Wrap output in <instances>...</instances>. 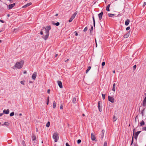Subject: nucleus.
Instances as JSON below:
<instances>
[{
	"label": "nucleus",
	"mask_w": 146,
	"mask_h": 146,
	"mask_svg": "<svg viewBox=\"0 0 146 146\" xmlns=\"http://www.w3.org/2000/svg\"><path fill=\"white\" fill-rule=\"evenodd\" d=\"M23 63V61H21L20 62H17L15 64V66L18 69H20L22 67Z\"/></svg>",
	"instance_id": "nucleus-1"
},
{
	"label": "nucleus",
	"mask_w": 146,
	"mask_h": 146,
	"mask_svg": "<svg viewBox=\"0 0 146 146\" xmlns=\"http://www.w3.org/2000/svg\"><path fill=\"white\" fill-rule=\"evenodd\" d=\"M53 139L54 140V142H56L59 139L58 134L57 133H55L54 134L53 136Z\"/></svg>",
	"instance_id": "nucleus-2"
},
{
	"label": "nucleus",
	"mask_w": 146,
	"mask_h": 146,
	"mask_svg": "<svg viewBox=\"0 0 146 146\" xmlns=\"http://www.w3.org/2000/svg\"><path fill=\"white\" fill-rule=\"evenodd\" d=\"M108 99L109 101L112 103H113L114 102V99L113 97L109 96L108 97Z\"/></svg>",
	"instance_id": "nucleus-3"
},
{
	"label": "nucleus",
	"mask_w": 146,
	"mask_h": 146,
	"mask_svg": "<svg viewBox=\"0 0 146 146\" xmlns=\"http://www.w3.org/2000/svg\"><path fill=\"white\" fill-rule=\"evenodd\" d=\"M141 132V131H137V132H136L134 136V138L135 139H137V136Z\"/></svg>",
	"instance_id": "nucleus-4"
},
{
	"label": "nucleus",
	"mask_w": 146,
	"mask_h": 146,
	"mask_svg": "<svg viewBox=\"0 0 146 146\" xmlns=\"http://www.w3.org/2000/svg\"><path fill=\"white\" fill-rule=\"evenodd\" d=\"M45 35L42 37V38L45 40H46L48 38L49 34L48 33H45Z\"/></svg>",
	"instance_id": "nucleus-5"
},
{
	"label": "nucleus",
	"mask_w": 146,
	"mask_h": 146,
	"mask_svg": "<svg viewBox=\"0 0 146 146\" xmlns=\"http://www.w3.org/2000/svg\"><path fill=\"white\" fill-rule=\"evenodd\" d=\"M98 107L99 111L101 112L102 110V108L100 107V102L99 101L98 103Z\"/></svg>",
	"instance_id": "nucleus-6"
},
{
	"label": "nucleus",
	"mask_w": 146,
	"mask_h": 146,
	"mask_svg": "<svg viewBox=\"0 0 146 146\" xmlns=\"http://www.w3.org/2000/svg\"><path fill=\"white\" fill-rule=\"evenodd\" d=\"M37 73L36 72H34L32 76V78L33 80H35L36 77Z\"/></svg>",
	"instance_id": "nucleus-7"
},
{
	"label": "nucleus",
	"mask_w": 146,
	"mask_h": 146,
	"mask_svg": "<svg viewBox=\"0 0 146 146\" xmlns=\"http://www.w3.org/2000/svg\"><path fill=\"white\" fill-rule=\"evenodd\" d=\"M57 83H58V84L59 87L61 88H62L63 87H62V83L61 82V81H57Z\"/></svg>",
	"instance_id": "nucleus-8"
},
{
	"label": "nucleus",
	"mask_w": 146,
	"mask_h": 146,
	"mask_svg": "<svg viewBox=\"0 0 146 146\" xmlns=\"http://www.w3.org/2000/svg\"><path fill=\"white\" fill-rule=\"evenodd\" d=\"M103 14V12H102L98 14V17L100 20H101L102 19Z\"/></svg>",
	"instance_id": "nucleus-9"
},
{
	"label": "nucleus",
	"mask_w": 146,
	"mask_h": 146,
	"mask_svg": "<svg viewBox=\"0 0 146 146\" xmlns=\"http://www.w3.org/2000/svg\"><path fill=\"white\" fill-rule=\"evenodd\" d=\"M3 113L5 114H8L9 113V109H7V110H4L3 111Z\"/></svg>",
	"instance_id": "nucleus-10"
},
{
	"label": "nucleus",
	"mask_w": 146,
	"mask_h": 146,
	"mask_svg": "<svg viewBox=\"0 0 146 146\" xmlns=\"http://www.w3.org/2000/svg\"><path fill=\"white\" fill-rule=\"evenodd\" d=\"M91 139L92 141H94L96 139V137L95 135L93 133H91Z\"/></svg>",
	"instance_id": "nucleus-11"
},
{
	"label": "nucleus",
	"mask_w": 146,
	"mask_h": 146,
	"mask_svg": "<svg viewBox=\"0 0 146 146\" xmlns=\"http://www.w3.org/2000/svg\"><path fill=\"white\" fill-rule=\"evenodd\" d=\"M15 5V3H14L12 4L9 5V9H11Z\"/></svg>",
	"instance_id": "nucleus-12"
},
{
	"label": "nucleus",
	"mask_w": 146,
	"mask_h": 146,
	"mask_svg": "<svg viewBox=\"0 0 146 146\" xmlns=\"http://www.w3.org/2000/svg\"><path fill=\"white\" fill-rule=\"evenodd\" d=\"M78 13V12L77 11L76 12L74 13L71 17H70L72 19H74L75 17L76 16V15Z\"/></svg>",
	"instance_id": "nucleus-13"
},
{
	"label": "nucleus",
	"mask_w": 146,
	"mask_h": 146,
	"mask_svg": "<svg viewBox=\"0 0 146 146\" xmlns=\"http://www.w3.org/2000/svg\"><path fill=\"white\" fill-rule=\"evenodd\" d=\"M31 4H32V3L31 2L27 4L26 5H25L24 6H23L22 7L23 8L26 7H28V6H29L30 5H31Z\"/></svg>",
	"instance_id": "nucleus-14"
},
{
	"label": "nucleus",
	"mask_w": 146,
	"mask_h": 146,
	"mask_svg": "<svg viewBox=\"0 0 146 146\" xmlns=\"http://www.w3.org/2000/svg\"><path fill=\"white\" fill-rule=\"evenodd\" d=\"M143 105L144 106H146V96L144 98L143 103Z\"/></svg>",
	"instance_id": "nucleus-15"
},
{
	"label": "nucleus",
	"mask_w": 146,
	"mask_h": 146,
	"mask_svg": "<svg viewBox=\"0 0 146 146\" xmlns=\"http://www.w3.org/2000/svg\"><path fill=\"white\" fill-rule=\"evenodd\" d=\"M104 132H105L104 130H103L102 131L101 134H100V135H101V137L102 138V139H103V138L104 135Z\"/></svg>",
	"instance_id": "nucleus-16"
},
{
	"label": "nucleus",
	"mask_w": 146,
	"mask_h": 146,
	"mask_svg": "<svg viewBox=\"0 0 146 146\" xmlns=\"http://www.w3.org/2000/svg\"><path fill=\"white\" fill-rule=\"evenodd\" d=\"M129 33H128L125 35L123 37L125 38H127L129 37Z\"/></svg>",
	"instance_id": "nucleus-17"
},
{
	"label": "nucleus",
	"mask_w": 146,
	"mask_h": 146,
	"mask_svg": "<svg viewBox=\"0 0 146 146\" xmlns=\"http://www.w3.org/2000/svg\"><path fill=\"white\" fill-rule=\"evenodd\" d=\"M129 22H130V21L129 19H127L126 20L125 22V25L126 26L128 25L129 23Z\"/></svg>",
	"instance_id": "nucleus-18"
},
{
	"label": "nucleus",
	"mask_w": 146,
	"mask_h": 146,
	"mask_svg": "<svg viewBox=\"0 0 146 146\" xmlns=\"http://www.w3.org/2000/svg\"><path fill=\"white\" fill-rule=\"evenodd\" d=\"M32 140L33 141H35L36 139V137L35 135H33L32 137Z\"/></svg>",
	"instance_id": "nucleus-19"
},
{
	"label": "nucleus",
	"mask_w": 146,
	"mask_h": 146,
	"mask_svg": "<svg viewBox=\"0 0 146 146\" xmlns=\"http://www.w3.org/2000/svg\"><path fill=\"white\" fill-rule=\"evenodd\" d=\"M76 98L75 97L74 98H73L72 100V102L74 104H75L76 103Z\"/></svg>",
	"instance_id": "nucleus-20"
},
{
	"label": "nucleus",
	"mask_w": 146,
	"mask_h": 146,
	"mask_svg": "<svg viewBox=\"0 0 146 146\" xmlns=\"http://www.w3.org/2000/svg\"><path fill=\"white\" fill-rule=\"evenodd\" d=\"M43 28H45V29H47V30H50L51 29V27L50 26H47L45 28L44 27Z\"/></svg>",
	"instance_id": "nucleus-21"
},
{
	"label": "nucleus",
	"mask_w": 146,
	"mask_h": 146,
	"mask_svg": "<svg viewBox=\"0 0 146 146\" xmlns=\"http://www.w3.org/2000/svg\"><path fill=\"white\" fill-rule=\"evenodd\" d=\"M110 4H108L107 6L106 7V10L108 11H110V9H109V8H110Z\"/></svg>",
	"instance_id": "nucleus-22"
},
{
	"label": "nucleus",
	"mask_w": 146,
	"mask_h": 146,
	"mask_svg": "<svg viewBox=\"0 0 146 146\" xmlns=\"http://www.w3.org/2000/svg\"><path fill=\"white\" fill-rule=\"evenodd\" d=\"M91 68V66H90L88 67L87 69L86 70V73H88V72L89 70Z\"/></svg>",
	"instance_id": "nucleus-23"
},
{
	"label": "nucleus",
	"mask_w": 146,
	"mask_h": 146,
	"mask_svg": "<svg viewBox=\"0 0 146 146\" xmlns=\"http://www.w3.org/2000/svg\"><path fill=\"white\" fill-rule=\"evenodd\" d=\"M56 106V103L54 101L53 103V108H55Z\"/></svg>",
	"instance_id": "nucleus-24"
},
{
	"label": "nucleus",
	"mask_w": 146,
	"mask_h": 146,
	"mask_svg": "<svg viewBox=\"0 0 146 146\" xmlns=\"http://www.w3.org/2000/svg\"><path fill=\"white\" fill-rule=\"evenodd\" d=\"M92 18H93V21L94 26V27H95V20L94 17V16L92 17Z\"/></svg>",
	"instance_id": "nucleus-25"
},
{
	"label": "nucleus",
	"mask_w": 146,
	"mask_h": 146,
	"mask_svg": "<svg viewBox=\"0 0 146 146\" xmlns=\"http://www.w3.org/2000/svg\"><path fill=\"white\" fill-rule=\"evenodd\" d=\"M109 17H111L114 16V14L111 13H108V14Z\"/></svg>",
	"instance_id": "nucleus-26"
},
{
	"label": "nucleus",
	"mask_w": 146,
	"mask_h": 146,
	"mask_svg": "<svg viewBox=\"0 0 146 146\" xmlns=\"http://www.w3.org/2000/svg\"><path fill=\"white\" fill-rule=\"evenodd\" d=\"M145 124V122L143 120H142L140 123V125L142 126L144 125Z\"/></svg>",
	"instance_id": "nucleus-27"
},
{
	"label": "nucleus",
	"mask_w": 146,
	"mask_h": 146,
	"mask_svg": "<svg viewBox=\"0 0 146 146\" xmlns=\"http://www.w3.org/2000/svg\"><path fill=\"white\" fill-rule=\"evenodd\" d=\"M4 124L5 125L8 126L9 125V123L7 122H5L4 123Z\"/></svg>",
	"instance_id": "nucleus-28"
},
{
	"label": "nucleus",
	"mask_w": 146,
	"mask_h": 146,
	"mask_svg": "<svg viewBox=\"0 0 146 146\" xmlns=\"http://www.w3.org/2000/svg\"><path fill=\"white\" fill-rule=\"evenodd\" d=\"M50 122L48 121L47 123L46 124V126L47 127H49L50 125Z\"/></svg>",
	"instance_id": "nucleus-29"
},
{
	"label": "nucleus",
	"mask_w": 146,
	"mask_h": 146,
	"mask_svg": "<svg viewBox=\"0 0 146 146\" xmlns=\"http://www.w3.org/2000/svg\"><path fill=\"white\" fill-rule=\"evenodd\" d=\"M113 121H115L117 120V118L115 117V116H114L113 117Z\"/></svg>",
	"instance_id": "nucleus-30"
},
{
	"label": "nucleus",
	"mask_w": 146,
	"mask_h": 146,
	"mask_svg": "<svg viewBox=\"0 0 146 146\" xmlns=\"http://www.w3.org/2000/svg\"><path fill=\"white\" fill-rule=\"evenodd\" d=\"M102 98L104 100L105 99V94H102Z\"/></svg>",
	"instance_id": "nucleus-31"
},
{
	"label": "nucleus",
	"mask_w": 146,
	"mask_h": 146,
	"mask_svg": "<svg viewBox=\"0 0 146 146\" xmlns=\"http://www.w3.org/2000/svg\"><path fill=\"white\" fill-rule=\"evenodd\" d=\"M14 112H13L10 113V115L11 116H13V115H14Z\"/></svg>",
	"instance_id": "nucleus-32"
},
{
	"label": "nucleus",
	"mask_w": 146,
	"mask_h": 146,
	"mask_svg": "<svg viewBox=\"0 0 146 146\" xmlns=\"http://www.w3.org/2000/svg\"><path fill=\"white\" fill-rule=\"evenodd\" d=\"M53 24L55 25L56 26H58L60 25V23L59 22H57L55 23H54V24L53 23Z\"/></svg>",
	"instance_id": "nucleus-33"
},
{
	"label": "nucleus",
	"mask_w": 146,
	"mask_h": 146,
	"mask_svg": "<svg viewBox=\"0 0 146 146\" xmlns=\"http://www.w3.org/2000/svg\"><path fill=\"white\" fill-rule=\"evenodd\" d=\"M45 33H48L49 34V30L47 29H45Z\"/></svg>",
	"instance_id": "nucleus-34"
},
{
	"label": "nucleus",
	"mask_w": 146,
	"mask_h": 146,
	"mask_svg": "<svg viewBox=\"0 0 146 146\" xmlns=\"http://www.w3.org/2000/svg\"><path fill=\"white\" fill-rule=\"evenodd\" d=\"M93 26H92L91 27V29L90 30V33H92V31L93 30Z\"/></svg>",
	"instance_id": "nucleus-35"
},
{
	"label": "nucleus",
	"mask_w": 146,
	"mask_h": 146,
	"mask_svg": "<svg viewBox=\"0 0 146 146\" xmlns=\"http://www.w3.org/2000/svg\"><path fill=\"white\" fill-rule=\"evenodd\" d=\"M81 142V141L80 139H78L77 141V143L79 144H80Z\"/></svg>",
	"instance_id": "nucleus-36"
},
{
	"label": "nucleus",
	"mask_w": 146,
	"mask_h": 146,
	"mask_svg": "<svg viewBox=\"0 0 146 146\" xmlns=\"http://www.w3.org/2000/svg\"><path fill=\"white\" fill-rule=\"evenodd\" d=\"M87 27H86L84 29V32H86V31H87Z\"/></svg>",
	"instance_id": "nucleus-37"
},
{
	"label": "nucleus",
	"mask_w": 146,
	"mask_h": 146,
	"mask_svg": "<svg viewBox=\"0 0 146 146\" xmlns=\"http://www.w3.org/2000/svg\"><path fill=\"white\" fill-rule=\"evenodd\" d=\"M107 146V143L106 141H105L104 143V146Z\"/></svg>",
	"instance_id": "nucleus-38"
},
{
	"label": "nucleus",
	"mask_w": 146,
	"mask_h": 146,
	"mask_svg": "<svg viewBox=\"0 0 146 146\" xmlns=\"http://www.w3.org/2000/svg\"><path fill=\"white\" fill-rule=\"evenodd\" d=\"M105 62H103L102 63V66H104L105 65Z\"/></svg>",
	"instance_id": "nucleus-39"
},
{
	"label": "nucleus",
	"mask_w": 146,
	"mask_h": 146,
	"mask_svg": "<svg viewBox=\"0 0 146 146\" xmlns=\"http://www.w3.org/2000/svg\"><path fill=\"white\" fill-rule=\"evenodd\" d=\"M20 83L21 84H22L23 85H25V84L23 81H21Z\"/></svg>",
	"instance_id": "nucleus-40"
},
{
	"label": "nucleus",
	"mask_w": 146,
	"mask_h": 146,
	"mask_svg": "<svg viewBox=\"0 0 146 146\" xmlns=\"http://www.w3.org/2000/svg\"><path fill=\"white\" fill-rule=\"evenodd\" d=\"M130 29V27H127L126 29L127 31H128Z\"/></svg>",
	"instance_id": "nucleus-41"
},
{
	"label": "nucleus",
	"mask_w": 146,
	"mask_h": 146,
	"mask_svg": "<svg viewBox=\"0 0 146 146\" xmlns=\"http://www.w3.org/2000/svg\"><path fill=\"white\" fill-rule=\"evenodd\" d=\"M73 20V19H71V18H70L69 20V22L70 23Z\"/></svg>",
	"instance_id": "nucleus-42"
},
{
	"label": "nucleus",
	"mask_w": 146,
	"mask_h": 146,
	"mask_svg": "<svg viewBox=\"0 0 146 146\" xmlns=\"http://www.w3.org/2000/svg\"><path fill=\"white\" fill-rule=\"evenodd\" d=\"M133 137H132V141H131V145H132L133 142Z\"/></svg>",
	"instance_id": "nucleus-43"
},
{
	"label": "nucleus",
	"mask_w": 146,
	"mask_h": 146,
	"mask_svg": "<svg viewBox=\"0 0 146 146\" xmlns=\"http://www.w3.org/2000/svg\"><path fill=\"white\" fill-rule=\"evenodd\" d=\"M112 90L114 92H115V87H113Z\"/></svg>",
	"instance_id": "nucleus-44"
},
{
	"label": "nucleus",
	"mask_w": 146,
	"mask_h": 146,
	"mask_svg": "<svg viewBox=\"0 0 146 146\" xmlns=\"http://www.w3.org/2000/svg\"><path fill=\"white\" fill-rule=\"evenodd\" d=\"M136 65L134 66L133 67L134 70H135L136 69Z\"/></svg>",
	"instance_id": "nucleus-45"
},
{
	"label": "nucleus",
	"mask_w": 146,
	"mask_h": 146,
	"mask_svg": "<svg viewBox=\"0 0 146 146\" xmlns=\"http://www.w3.org/2000/svg\"><path fill=\"white\" fill-rule=\"evenodd\" d=\"M142 129L143 130L146 131V127H143V128Z\"/></svg>",
	"instance_id": "nucleus-46"
},
{
	"label": "nucleus",
	"mask_w": 146,
	"mask_h": 146,
	"mask_svg": "<svg viewBox=\"0 0 146 146\" xmlns=\"http://www.w3.org/2000/svg\"><path fill=\"white\" fill-rule=\"evenodd\" d=\"M146 5V3L144 2L143 4V6L144 7Z\"/></svg>",
	"instance_id": "nucleus-47"
},
{
	"label": "nucleus",
	"mask_w": 146,
	"mask_h": 146,
	"mask_svg": "<svg viewBox=\"0 0 146 146\" xmlns=\"http://www.w3.org/2000/svg\"><path fill=\"white\" fill-rule=\"evenodd\" d=\"M60 109H63V106L62 105H61L60 106Z\"/></svg>",
	"instance_id": "nucleus-48"
},
{
	"label": "nucleus",
	"mask_w": 146,
	"mask_h": 146,
	"mask_svg": "<svg viewBox=\"0 0 146 146\" xmlns=\"http://www.w3.org/2000/svg\"><path fill=\"white\" fill-rule=\"evenodd\" d=\"M66 146H70L68 143H66Z\"/></svg>",
	"instance_id": "nucleus-49"
},
{
	"label": "nucleus",
	"mask_w": 146,
	"mask_h": 146,
	"mask_svg": "<svg viewBox=\"0 0 146 146\" xmlns=\"http://www.w3.org/2000/svg\"><path fill=\"white\" fill-rule=\"evenodd\" d=\"M0 21L2 23H4V21L3 20H0Z\"/></svg>",
	"instance_id": "nucleus-50"
},
{
	"label": "nucleus",
	"mask_w": 146,
	"mask_h": 146,
	"mask_svg": "<svg viewBox=\"0 0 146 146\" xmlns=\"http://www.w3.org/2000/svg\"><path fill=\"white\" fill-rule=\"evenodd\" d=\"M22 144L24 145H25V142L24 141H23L22 142Z\"/></svg>",
	"instance_id": "nucleus-51"
},
{
	"label": "nucleus",
	"mask_w": 146,
	"mask_h": 146,
	"mask_svg": "<svg viewBox=\"0 0 146 146\" xmlns=\"http://www.w3.org/2000/svg\"><path fill=\"white\" fill-rule=\"evenodd\" d=\"M50 90L49 89L48 90H47V93L48 94H49L50 93Z\"/></svg>",
	"instance_id": "nucleus-52"
},
{
	"label": "nucleus",
	"mask_w": 146,
	"mask_h": 146,
	"mask_svg": "<svg viewBox=\"0 0 146 146\" xmlns=\"http://www.w3.org/2000/svg\"><path fill=\"white\" fill-rule=\"evenodd\" d=\"M115 83L113 84V87H115Z\"/></svg>",
	"instance_id": "nucleus-53"
},
{
	"label": "nucleus",
	"mask_w": 146,
	"mask_h": 146,
	"mask_svg": "<svg viewBox=\"0 0 146 146\" xmlns=\"http://www.w3.org/2000/svg\"><path fill=\"white\" fill-rule=\"evenodd\" d=\"M40 34L41 35H42L43 34V33L42 31H41L40 32Z\"/></svg>",
	"instance_id": "nucleus-54"
},
{
	"label": "nucleus",
	"mask_w": 146,
	"mask_h": 146,
	"mask_svg": "<svg viewBox=\"0 0 146 146\" xmlns=\"http://www.w3.org/2000/svg\"><path fill=\"white\" fill-rule=\"evenodd\" d=\"M3 115V113H0V117L1 116Z\"/></svg>",
	"instance_id": "nucleus-55"
},
{
	"label": "nucleus",
	"mask_w": 146,
	"mask_h": 146,
	"mask_svg": "<svg viewBox=\"0 0 146 146\" xmlns=\"http://www.w3.org/2000/svg\"><path fill=\"white\" fill-rule=\"evenodd\" d=\"M23 73L24 74H26L27 73V72L26 71H24V72H23Z\"/></svg>",
	"instance_id": "nucleus-56"
},
{
	"label": "nucleus",
	"mask_w": 146,
	"mask_h": 146,
	"mask_svg": "<svg viewBox=\"0 0 146 146\" xmlns=\"http://www.w3.org/2000/svg\"><path fill=\"white\" fill-rule=\"evenodd\" d=\"M78 35V34L77 33H76V34H75L76 36H77Z\"/></svg>",
	"instance_id": "nucleus-57"
},
{
	"label": "nucleus",
	"mask_w": 146,
	"mask_h": 146,
	"mask_svg": "<svg viewBox=\"0 0 146 146\" xmlns=\"http://www.w3.org/2000/svg\"><path fill=\"white\" fill-rule=\"evenodd\" d=\"M95 41H96V46L97 47V43H96V39H95Z\"/></svg>",
	"instance_id": "nucleus-58"
},
{
	"label": "nucleus",
	"mask_w": 146,
	"mask_h": 146,
	"mask_svg": "<svg viewBox=\"0 0 146 146\" xmlns=\"http://www.w3.org/2000/svg\"><path fill=\"white\" fill-rule=\"evenodd\" d=\"M22 115V113H19V116H21V115Z\"/></svg>",
	"instance_id": "nucleus-59"
},
{
	"label": "nucleus",
	"mask_w": 146,
	"mask_h": 146,
	"mask_svg": "<svg viewBox=\"0 0 146 146\" xmlns=\"http://www.w3.org/2000/svg\"><path fill=\"white\" fill-rule=\"evenodd\" d=\"M82 115L83 116H85V115L84 114H83Z\"/></svg>",
	"instance_id": "nucleus-60"
},
{
	"label": "nucleus",
	"mask_w": 146,
	"mask_h": 146,
	"mask_svg": "<svg viewBox=\"0 0 146 146\" xmlns=\"http://www.w3.org/2000/svg\"><path fill=\"white\" fill-rule=\"evenodd\" d=\"M7 17H9V16H10V15H9V14H8V15H7Z\"/></svg>",
	"instance_id": "nucleus-61"
},
{
	"label": "nucleus",
	"mask_w": 146,
	"mask_h": 146,
	"mask_svg": "<svg viewBox=\"0 0 146 146\" xmlns=\"http://www.w3.org/2000/svg\"><path fill=\"white\" fill-rule=\"evenodd\" d=\"M68 61V59H67V60H66V61H65V62H67V61Z\"/></svg>",
	"instance_id": "nucleus-62"
},
{
	"label": "nucleus",
	"mask_w": 146,
	"mask_h": 146,
	"mask_svg": "<svg viewBox=\"0 0 146 146\" xmlns=\"http://www.w3.org/2000/svg\"><path fill=\"white\" fill-rule=\"evenodd\" d=\"M48 103H49V102L47 101V103H46V104H47V105H48Z\"/></svg>",
	"instance_id": "nucleus-63"
},
{
	"label": "nucleus",
	"mask_w": 146,
	"mask_h": 146,
	"mask_svg": "<svg viewBox=\"0 0 146 146\" xmlns=\"http://www.w3.org/2000/svg\"><path fill=\"white\" fill-rule=\"evenodd\" d=\"M113 73H115V71L114 70L113 71Z\"/></svg>",
	"instance_id": "nucleus-64"
}]
</instances>
